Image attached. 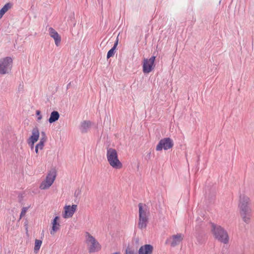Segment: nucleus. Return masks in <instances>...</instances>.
<instances>
[{"mask_svg": "<svg viewBox=\"0 0 254 254\" xmlns=\"http://www.w3.org/2000/svg\"><path fill=\"white\" fill-rule=\"evenodd\" d=\"M250 199L246 195H240L238 207L240 209V216L247 224L250 223L252 216V210L250 206Z\"/></svg>", "mask_w": 254, "mask_h": 254, "instance_id": "f257e3e1", "label": "nucleus"}, {"mask_svg": "<svg viewBox=\"0 0 254 254\" xmlns=\"http://www.w3.org/2000/svg\"><path fill=\"white\" fill-rule=\"evenodd\" d=\"M211 231L216 239L225 244L229 242V236L227 232L220 226L214 223L211 224Z\"/></svg>", "mask_w": 254, "mask_h": 254, "instance_id": "f03ea898", "label": "nucleus"}, {"mask_svg": "<svg viewBox=\"0 0 254 254\" xmlns=\"http://www.w3.org/2000/svg\"><path fill=\"white\" fill-rule=\"evenodd\" d=\"M107 158L109 164L115 169H121L123 165L118 158L117 151L112 148H107Z\"/></svg>", "mask_w": 254, "mask_h": 254, "instance_id": "7ed1b4c3", "label": "nucleus"}, {"mask_svg": "<svg viewBox=\"0 0 254 254\" xmlns=\"http://www.w3.org/2000/svg\"><path fill=\"white\" fill-rule=\"evenodd\" d=\"M144 207H143V204L141 203L138 204L139 218L138 227L141 230L146 228L148 222V216L147 214H149V211L147 208L146 205L144 204Z\"/></svg>", "mask_w": 254, "mask_h": 254, "instance_id": "20e7f679", "label": "nucleus"}, {"mask_svg": "<svg viewBox=\"0 0 254 254\" xmlns=\"http://www.w3.org/2000/svg\"><path fill=\"white\" fill-rule=\"evenodd\" d=\"M86 243L88 246L89 253L98 252L101 249V246L99 242L88 232H86Z\"/></svg>", "mask_w": 254, "mask_h": 254, "instance_id": "39448f33", "label": "nucleus"}, {"mask_svg": "<svg viewBox=\"0 0 254 254\" xmlns=\"http://www.w3.org/2000/svg\"><path fill=\"white\" fill-rule=\"evenodd\" d=\"M57 176V171L55 168H52L47 174L45 181L42 182L40 186L41 190H46L49 188L53 184Z\"/></svg>", "mask_w": 254, "mask_h": 254, "instance_id": "423d86ee", "label": "nucleus"}, {"mask_svg": "<svg viewBox=\"0 0 254 254\" xmlns=\"http://www.w3.org/2000/svg\"><path fill=\"white\" fill-rule=\"evenodd\" d=\"M12 65V59L7 57L0 60V73L4 74L11 70Z\"/></svg>", "mask_w": 254, "mask_h": 254, "instance_id": "0eeeda50", "label": "nucleus"}, {"mask_svg": "<svg viewBox=\"0 0 254 254\" xmlns=\"http://www.w3.org/2000/svg\"><path fill=\"white\" fill-rule=\"evenodd\" d=\"M174 146L173 140L170 137H165L161 139L157 145L156 150L157 151H161L162 149L165 150L172 148Z\"/></svg>", "mask_w": 254, "mask_h": 254, "instance_id": "6e6552de", "label": "nucleus"}, {"mask_svg": "<svg viewBox=\"0 0 254 254\" xmlns=\"http://www.w3.org/2000/svg\"><path fill=\"white\" fill-rule=\"evenodd\" d=\"M156 57L152 56L149 60L147 59H144L143 62V72L144 73H148L150 72L154 68L155 60Z\"/></svg>", "mask_w": 254, "mask_h": 254, "instance_id": "1a4fd4ad", "label": "nucleus"}, {"mask_svg": "<svg viewBox=\"0 0 254 254\" xmlns=\"http://www.w3.org/2000/svg\"><path fill=\"white\" fill-rule=\"evenodd\" d=\"M77 208V205L72 204L70 205H65L64 207V212L63 214V217L64 218H69L73 216Z\"/></svg>", "mask_w": 254, "mask_h": 254, "instance_id": "9d476101", "label": "nucleus"}, {"mask_svg": "<svg viewBox=\"0 0 254 254\" xmlns=\"http://www.w3.org/2000/svg\"><path fill=\"white\" fill-rule=\"evenodd\" d=\"M153 247L151 245L145 244L140 247L138 250V254H151Z\"/></svg>", "mask_w": 254, "mask_h": 254, "instance_id": "9b49d317", "label": "nucleus"}, {"mask_svg": "<svg viewBox=\"0 0 254 254\" xmlns=\"http://www.w3.org/2000/svg\"><path fill=\"white\" fill-rule=\"evenodd\" d=\"M50 35L52 37L55 42V44L57 46H59L61 41V37L58 33L53 28H49Z\"/></svg>", "mask_w": 254, "mask_h": 254, "instance_id": "f8f14e48", "label": "nucleus"}, {"mask_svg": "<svg viewBox=\"0 0 254 254\" xmlns=\"http://www.w3.org/2000/svg\"><path fill=\"white\" fill-rule=\"evenodd\" d=\"M173 240L171 243V247H174L178 245L183 239V236L181 234H177L172 236Z\"/></svg>", "mask_w": 254, "mask_h": 254, "instance_id": "ddd939ff", "label": "nucleus"}, {"mask_svg": "<svg viewBox=\"0 0 254 254\" xmlns=\"http://www.w3.org/2000/svg\"><path fill=\"white\" fill-rule=\"evenodd\" d=\"M39 130L38 127H34L32 130V135L29 137L28 140H30L31 141L37 142L39 138Z\"/></svg>", "mask_w": 254, "mask_h": 254, "instance_id": "4468645a", "label": "nucleus"}, {"mask_svg": "<svg viewBox=\"0 0 254 254\" xmlns=\"http://www.w3.org/2000/svg\"><path fill=\"white\" fill-rule=\"evenodd\" d=\"M91 126V122L89 121H84L81 122L80 129L82 133H86L87 132L88 129Z\"/></svg>", "mask_w": 254, "mask_h": 254, "instance_id": "2eb2a0df", "label": "nucleus"}, {"mask_svg": "<svg viewBox=\"0 0 254 254\" xmlns=\"http://www.w3.org/2000/svg\"><path fill=\"white\" fill-rule=\"evenodd\" d=\"M60 116V114L58 111H54L51 113L48 121L51 124L59 120Z\"/></svg>", "mask_w": 254, "mask_h": 254, "instance_id": "dca6fc26", "label": "nucleus"}, {"mask_svg": "<svg viewBox=\"0 0 254 254\" xmlns=\"http://www.w3.org/2000/svg\"><path fill=\"white\" fill-rule=\"evenodd\" d=\"M12 4L10 2L6 3L0 10V19L2 18L3 15L8 11L9 9L11 8Z\"/></svg>", "mask_w": 254, "mask_h": 254, "instance_id": "f3484780", "label": "nucleus"}, {"mask_svg": "<svg viewBox=\"0 0 254 254\" xmlns=\"http://www.w3.org/2000/svg\"><path fill=\"white\" fill-rule=\"evenodd\" d=\"M52 226L50 231V234L54 235L60 229V225L58 222H52Z\"/></svg>", "mask_w": 254, "mask_h": 254, "instance_id": "a211bd4d", "label": "nucleus"}, {"mask_svg": "<svg viewBox=\"0 0 254 254\" xmlns=\"http://www.w3.org/2000/svg\"><path fill=\"white\" fill-rule=\"evenodd\" d=\"M42 242L40 240H35V246H34V252L37 253L40 249L42 245Z\"/></svg>", "mask_w": 254, "mask_h": 254, "instance_id": "6ab92c4d", "label": "nucleus"}, {"mask_svg": "<svg viewBox=\"0 0 254 254\" xmlns=\"http://www.w3.org/2000/svg\"><path fill=\"white\" fill-rule=\"evenodd\" d=\"M116 50L114 48H112L108 52L107 55V58L109 59L111 57H112L114 56L115 53L116 52Z\"/></svg>", "mask_w": 254, "mask_h": 254, "instance_id": "aec40b11", "label": "nucleus"}, {"mask_svg": "<svg viewBox=\"0 0 254 254\" xmlns=\"http://www.w3.org/2000/svg\"><path fill=\"white\" fill-rule=\"evenodd\" d=\"M30 207V206H28V207H23L22 208V210H21V213L20 214V218H19V219H21V218L22 217H23L24 216H25L27 211L28 210V209H29V208Z\"/></svg>", "mask_w": 254, "mask_h": 254, "instance_id": "412c9836", "label": "nucleus"}, {"mask_svg": "<svg viewBox=\"0 0 254 254\" xmlns=\"http://www.w3.org/2000/svg\"><path fill=\"white\" fill-rule=\"evenodd\" d=\"M126 254H138V253L135 252L134 250L128 246L126 250Z\"/></svg>", "mask_w": 254, "mask_h": 254, "instance_id": "4be33fe9", "label": "nucleus"}, {"mask_svg": "<svg viewBox=\"0 0 254 254\" xmlns=\"http://www.w3.org/2000/svg\"><path fill=\"white\" fill-rule=\"evenodd\" d=\"M47 137L46 136V134L45 132L42 131L41 132V137L40 139V141H43V142H45L47 141Z\"/></svg>", "mask_w": 254, "mask_h": 254, "instance_id": "5701e85b", "label": "nucleus"}, {"mask_svg": "<svg viewBox=\"0 0 254 254\" xmlns=\"http://www.w3.org/2000/svg\"><path fill=\"white\" fill-rule=\"evenodd\" d=\"M44 144L45 142H43V141H40V142L36 144L35 147L38 148L40 150H42L43 149Z\"/></svg>", "mask_w": 254, "mask_h": 254, "instance_id": "b1692460", "label": "nucleus"}, {"mask_svg": "<svg viewBox=\"0 0 254 254\" xmlns=\"http://www.w3.org/2000/svg\"><path fill=\"white\" fill-rule=\"evenodd\" d=\"M36 142V141H31V140L27 139V143L30 146V147L32 150L34 148V144Z\"/></svg>", "mask_w": 254, "mask_h": 254, "instance_id": "393cba45", "label": "nucleus"}, {"mask_svg": "<svg viewBox=\"0 0 254 254\" xmlns=\"http://www.w3.org/2000/svg\"><path fill=\"white\" fill-rule=\"evenodd\" d=\"M36 115L38 116L37 121H40L42 119V116L41 115V112L39 110H37L36 112Z\"/></svg>", "mask_w": 254, "mask_h": 254, "instance_id": "a878e982", "label": "nucleus"}, {"mask_svg": "<svg viewBox=\"0 0 254 254\" xmlns=\"http://www.w3.org/2000/svg\"><path fill=\"white\" fill-rule=\"evenodd\" d=\"M118 41H119L118 38L117 37V39H116V41H115V43L114 44V46L113 47V48H114L115 49H116L117 47V46L118 45Z\"/></svg>", "mask_w": 254, "mask_h": 254, "instance_id": "bb28decb", "label": "nucleus"}, {"mask_svg": "<svg viewBox=\"0 0 254 254\" xmlns=\"http://www.w3.org/2000/svg\"><path fill=\"white\" fill-rule=\"evenodd\" d=\"M28 220H26L25 222H24V226L27 232L28 231Z\"/></svg>", "mask_w": 254, "mask_h": 254, "instance_id": "cd10ccee", "label": "nucleus"}, {"mask_svg": "<svg viewBox=\"0 0 254 254\" xmlns=\"http://www.w3.org/2000/svg\"><path fill=\"white\" fill-rule=\"evenodd\" d=\"M60 219V217L59 216H55L52 222H58L59 220Z\"/></svg>", "mask_w": 254, "mask_h": 254, "instance_id": "c85d7f7f", "label": "nucleus"}, {"mask_svg": "<svg viewBox=\"0 0 254 254\" xmlns=\"http://www.w3.org/2000/svg\"><path fill=\"white\" fill-rule=\"evenodd\" d=\"M35 152L36 154H38V152H39V148L35 147Z\"/></svg>", "mask_w": 254, "mask_h": 254, "instance_id": "c756f323", "label": "nucleus"}, {"mask_svg": "<svg viewBox=\"0 0 254 254\" xmlns=\"http://www.w3.org/2000/svg\"><path fill=\"white\" fill-rule=\"evenodd\" d=\"M71 85V82H70L67 85V87H66V89H68L70 86Z\"/></svg>", "mask_w": 254, "mask_h": 254, "instance_id": "7c9ffc66", "label": "nucleus"}, {"mask_svg": "<svg viewBox=\"0 0 254 254\" xmlns=\"http://www.w3.org/2000/svg\"><path fill=\"white\" fill-rule=\"evenodd\" d=\"M215 197V195H213L211 198V201H212Z\"/></svg>", "mask_w": 254, "mask_h": 254, "instance_id": "2f4dec72", "label": "nucleus"}, {"mask_svg": "<svg viewBox=\"0 0 254 254\" xmlns=\"http://www.w3.org/2000/svg\"><path fill=\"white\" fill-rule=\"evenodd\" d=\"M112 254H120V252H115Z\"/></svg>", "mask_w": 254, "mask_h": 254, "instance_id": "473e14b6", "label": "nucleus"}]
</instances>
